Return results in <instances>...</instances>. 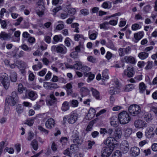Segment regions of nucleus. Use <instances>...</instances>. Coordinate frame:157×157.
I'll return each mask as SVG.
<instances>
[{"label":"nucleus","mask_w":157,"mask_h":157,"mask_svg":"<svg viewBox=\"0 0 157 157\" xmlns=\"http://www.w3.org/2000/svg\"><path fill=\"white\" fill-rule=\"evenodd\" d=\"M34 122L33 119H30L27 120L25 124H26L29 126H31L33 125Z\"/></svg>","instance_id":"nucleus-64"},{"label":"nucleus","mask_w":157,"mask_h":157,"mask_svg":"<svg viewBox=\"0 0 157 157\" xmlns=\"http://www.w3.org/2000/svg\"><path fill=\"white\" fill-rule=\"evenodd\" d=\"M124 132V135L125 137L129 136L132 133V130L130 128H124L123 130Z\"/></svg>","instance_id":"nucleus-24"},{"label":"nucleus","mask_w":157,"mask_h":157,"mask_svg":"<svg viewBox=\"0 0 157 157\" xmlns=\"http://www.w3.org/2000/svg\"><path fill=\"white\" fill-rule=\"evenodd\" d=\"M74 38L75 41H78L80 38L84 39V36L82 34H76L75 35Z\"/></svg>","instance_id":"nucleus-52"},{"label":"nucleus","mask_w":157,"mask_h":157,"mask_svg":"<svg viewBox=\"0 0 157 157\" xmlns=\"http://www.w3.org/2000/svg\"><path fill=\"white\" fill-rule=\"evenodd\" d=\"M67 138L65 137L62 138L60 140V142L62 145H65L67 144Z\"/></svg>","instance_id":"nucleus-60"},{"label":"nucleus","mask_w":157,"mask_h":157,"mask_svg":"<svg viewBox=\"0 0 157 157\" xmlns=\"http://www.w3.org/2000/svg\"><path fill=\"white\" fill-rule=\"evenodd\" d=\"M71 41V40L68 37L66 38L65 40V43L66 45L68 47H69L71 45L70 41Z\"/></svg>","instance_id":"nucleus-59"},{"label":"nucleus","mask_w":157,"mask_h":157,"mask_svg":"<svg viewBox=\"0 0 157 157\" xmlns=\"http://www.w3.org/2000/svg\"><path fill=\"white\" fill-rule=\"evenodd\" d=\"M144 118L147 122H149L152 119L153 117L151 114L147 113L145 114Z\"/></svg>","instance_id":"nucleus-36"},{"label":"nucleus","mask_w":157,"mask_h":157,"mask_svg":"<svg viewBox=\"0 0 157 157\" xmlns=\"http://www.w3.org/2000/svg\"><path fill=\"white\" fill-rule=\"evenodd\" d=\"M58 23H59L56 27V29L59 30L62 29L64 28V22L61 21H58Z\"/></svg>","instance_id":"nucleus-39"},{"label":"nucleus","mask_w":157,"mask_h":157,"mask_svg":"<svg viewBox=\"0 0 157 157\" xmlns=\"http://www.w3.org/2000/svg\"><path fill=\"white\" fill-rule=\"evenodd\" d=\"M53 39L56 42L61 41L63 39V37L61 35H56L54 37Z\"/></svg>","instance_id":"nucleus-44"},{"label":"nucleus","mask_w":157,"mask_h":157,"mask_svg":"<svg viewBox=\"0 0 157 157\" xmlns=\"http://www.w3.org/2000/svg\"><path fill=\"white\" fill-rule=\"evenodd\" d=\"M68 12L69 14L74 15L76 13V10L75 8H71L68 10Z\"/></svg>","instance_id":"nucleus-63"},{"label":"nucleus","mask_w":157,"mask_h":157,"mask_svg":"<svg viewBox=\"0 0 157 157\" xmlns=\"http://www.w3.org/2000/svg\"><path fill=\"white\" fill-rule=\"evenodd\" d=\"M146 136L148 138L151 137L154 134V128L152 127H148L146 128L145 131Z\"/></svg>","instance_id":"nucleus-18"},{"label":"nucleus","mask_w":157,"mask_h":157,"mask_svg":"<svg viewBox=\"0 0 157 157\" xmlns=\"http://www.w3.org/2000/svg\"><path fill=\"white\" fill-rule=\"evenodd\" d=\"M122 132L121 130L117 129L116 130L112 135V136L115 140L120 139L121 136Z\"/></svg>","instance_id":"nucleus-19"},{"label":"nucleus","mask_w":157,"mask_h":157,"mask_svg":"<svg viewBox=\"0 0 157 157\" xmlns=\"http://www.w3.org/2000/svg\"><path fill=\"white\" fill-rule=\"evenodd\" d=\"M128 111L131 115L136 116L140 113L141 108L140 106L137 105H132L129 107Z\"/></svg>","instance_id":"nucleus-3"},{"label":"nucleus","mask_w":157,"mask_h":157,"mask_svg":"<svg viewBox=\"0 0 157 157\" xmlns=\"http://www.w3.org/2000/svg\"><path fill=\"white\" fill-rule=\"evenodd\" d=\"M21 48L25 51H31V48H29L26 45L23 44L21 46Z\"/></svg>","instance_id":"nucleus-58"},{"label":"nucleus","mask_w":157,"mask_h":157,"mask_svg":"<svg viewBox=\"0 0 157 157\" xmlns=\"http://www.w3.org/2000/svg\"><path fill=\"white\" fill-rule=\"evenodd\" d=\"M140 92L143 93L146 90V86L144 82H142L139 84Z\"/></svg>","instance_id":"nucleus-37"},{"label":"nucleus","mask_w":157,"mask_h":157,"mask_svg":"<svg viewBox=\"0 0 157 157\" xmlns=\"http://www.w3.org/2000/svg\"><path fill=\"white\" fill-rule=\"evenodd\" d=\"M121 152L119 150H117L113 154L112 157H121Z\"/></svg>","instance_id":"nucleus-47"},{"label":"nucleus","mask_w":157,"mask_h":157,"mask_svg":"<svg viewBox=\"0 0 157 157\" xmlns=\"http://www.w3.org/2000/svg\"><path fill=\"white\" fill-rule=\"evenodd\" d=\"M134 88V86L132 84L127 85L124 89L125 91H129L132 90Z\"/></svg>","instance_id":"nucleus-43"},{"label":"nucleus","mask_w":157,"mask_h":157,"mask_svg":"<svg viewBox=\"0 0 157 157\" xmlns=\"http://www.w3.org/2000/svg\"><path fill=\"white\" fill-rule=\"evenodd\" d=\"M90 92V90L86 87H82L80 90L82 97L88 95Z\"/></svg>","instance_id":"nucleus-21"},{"label":"nucleus","mask_w":157,"mask_h":157,"mask_svg":"<svg viewBox=\"0 0 157 157\" xmlns=\"http://www.w3.org/2000/svg\"><path fill=\"white\" fill-rule=\"evenodd\" d=\"M25 98H28L34 101L37 97V95L36 92L29 90L26 91V94L25 95Z\"/></svg>","instance_id":"nucleus-10"},{"label":"nucleus","mask_w":157,"mask_h":157,"mask_svg":"<svg viewBox=\"0 0 157 157\" xmlns=\"http://www.w3.org/2000/svg\"><path fill=\"white\" fill-rule=\"evenodd\" d=\"M141 27L138 24L135 23L132 25V30H136L140 29Z\"/></svg>","instance_id":"nucleus-54"},{"label":"nucleus","mask_w":157,"mask_h":157,"mask_svg":"<svg viewBox=\"0 0 157 157\" xmlns=\"http://www.w3.org/2000/svg\"><path fill=\"white\" fill-rule=\"evenodd\" d=\"M108 47L114 50H117V48L115 47L112 41H110L109 42Z\"/></svg>","instance_id":"nucleus-51"},{"label":"nucleus","mask_w":157,"mask_h":157,"mask_svg":"<svg viewBox=\"0 0 157 157\" xmlns=\"http://www.w3.org/2000/svg\"><path fill=\"white\" fill-rule=\"evenodd\" d=\"M34 134V133L31 131H29L28 132V136L27 138V140L29 141H30L33 139Z\"/></svg>","instance_id":"nucleus-56"},{"label":"nucleus","mask_w":157,"mask_h":157,"mask_svg":"<svg viewBox=\"0 0 157 157\" xmlns=\"http://www.w3.org/2000/svg\"><path fill=\"white\" fill-rule=\"evenodd\" d=\"M153 67V62L152 61H149L147 62V64L145 67L146 70L150 69Z\"/></svg>","instance_id":"nucleus-53"},{"label":"nucleus","mask_w":157,"mask_h":157,"mask_svg":"<svg viewBox=\"0 0 157 157\" xmlns=\"http://www.w3.org/2000/svg\"><path fill=\"white\" fill-rule=\"evenodd\" d=\"M69 109V102L65 101L62 104L61 109L63 111H66Z\"/></svg>","instance_id":"nucleus-26"},{"label":"nucleus","mask_w":157,"mask_h":157,"mask_svg":"<svg viewBox=\"0 0 157 157\" xmlns=\"http://www.w3.org/2000/svg\"><path fill=\"white\" fill-rule=\"evenodd\" d=\"M37 9L36 10V13L40 17H41L42 16L43 14L44 11V10H42L40 9Z\"/></svg>","instance_id":"nucleus-57"},{"label":"nucleus","mask_w":157,"mask_h":157,"mask_svg":"<svg viewBox=\"0 0 157 157\" xmlns=\"http://www.w3.org/2000/svg\"><path fill=\"white\" fill-rule=\"evenodd\" d=\"M115 140L112 136L109 137L106 139L105 144L107 145H110L112 144L113 146L114 145L113 144V140Z\"/></svg>","instance_id":"nucleus-28"},{"label":"nucleus","mask_w":157,"mask_h":157,"mask_svg":"<svg viewBox=\"0 0 157 157\" xmlns=\"http://www.w3.org/2000/svg\"><path fill=\"white\" fill-rule=\"evenodd\" d=\"M124 75H126L128 77H131L133 76L134 74L133 67H128L127 69L124 71Z\"/></svg>","instance_id":"nucleus-16"},{"label":"nucleus","mask_w":157,"mask_h":157,"mask_svg":"<svg viewBox=\"0 0 157 157\" xmlns=\"http://www.w3.org/2000/svg\"><path fill=\"white\" fill-rule=\"evenodd\" d=\"M108 25V22L105 21L100 25V28L101 29H103L105 30H106L109 28Z\"/></svg>","instance_id":"nucleus-34"},{"label":"nucleus","mask_w":157,"mask_h":157,"mask_svg":"<svg viewBox=\"0 0 157 157\" xmlns=\"http://www.w3.org/2000/svg\"><path fill=\"white\" fill-rule=\"evenodd\" d=\"M113 147H104L101 151V155L102 157H108L111 155L113 149Z\"/></svg>","instance_id":"nucleus-8"},{"label":"nucleus","mask_w":157,"mask_h":157,"mask_svg":"<svg viewBox=\"0 0 157 157\" xmlns=\"http://www.w3.org/2000/svg\"><path fill=\"white\" fill-rule=\"evenodd\" d=\"M81 69V71L84 72V74L87 73L86 72L89 71L90 70V67L85 66H82Z\"/></svg>","instance_id":"nucleus-46"},{"label":"nucleus","mask_w":157,"mask_h":157,"mask_svg":"<svg viewBox=\"0 0 157 157\" xmlns=\"http://www.w3.org/2000/svg\"><path fill=\"white\" fill-rule=\"evenodd\" d=\"M114 84L110 85V90L109 93L111 94H114L119 93L121 91V84L119 82L117 78L113 79Z\"/></svg>","instance_id":"nucleus-1"},{"label":"nucleus","mask_w":157,"mask_h":157,"mask_svg":"<svg viewBox=\"0 0 157 157\" xmlns=\"http://www.w3.org/2000/svg\"><path fill=\"white\" fill-rule=\"evenodd\" d=\"M79 26V25L78 23H74L71 24V27L75 29L74 30V32L78 33L79 32V31L78 30L79 28L78 27Z\"/></svg>","instance_id":"nucleus-40"},{"label":"nucleus","mask_w":157,"mask_h":157,"mask_svg":"<svg viewBox=\"0 0 157 157\" xmlns=\"http://www.w3.org/2000/svg\"><path fill=\"white\" fill-rule=\"evenodd\" d=\"M118 119L120 123L122 124H128L131 120V117L129 114L125 111L121 112L119 114Z\"/></svg>","instance_id":"nucleus-2"},{"label":"nucleus","mask_w":157,"mask_h":157,"mask_svg":"<svg viewBox=\"0 0 157 157\" xmlns=\"http://www.w3.org/2000/svg\"><path fill=\"white\" fill-rule=\"evenodd\" d=\"M148 56V54L146 52H141L138 55V57L141 59L144 60L147 58Z\"/></svg>","instance_id":"nucleus-27"},{"label":"nucleus","mask_w":157,"mask_h":157,"mask_svg":"<svg viewBox=\"0 0 157 157\" xmlns=\"http://www.w3.org/2000/svg\"><path fill=\"white\" fill-rule=\"evenodd\" d=\"M91 90L92 92L93 95L96 98V99H100V97L99 96V92L96 89L93 88H92Z\"/></svg>","instance_id":"nucleus-31"},{"label":"nucleus","mask_w":157,"mask_h":157,"mask_svg":"<svg viewBox=\"0 0 157 157\" xmlns=\"http://www.w3.org/2000/svg\"><path fill=\"white\" fill-rule=\"evenodd\" d=\"M108 71L107 70H104L102 72V79L103 80H106L109 78V76L108 75Z\"/></svg>","instance_id":"nucleus-41"},{"label":"nucleus","mask_w":157,"mask_h":157,"mask_svg":"<svg viewBox=\"0 0 157 157\" xmlns=\"http://www.w3.org/2000/svg\"><path fill=\"white\" fill-rule=\"evenodd\" d=\"M147 123L144 121L139 119L135 121L134 125L136 128H144L147 126Z\"/></svg>","instance_id":"nucleus-9"},{"label":"nucleus","mask_w":157,"mask_h":157,"mask_svg":"<svg viewBox=\"0 0 157 157\" xmlns=\"http://www.w3.org/2000/svg\"><path fill=\"white\" fill-rule=\"evenodd\" d=\"M43 66L41 63L39 62L37 65H35L33 66V69L35 71L37 70L38 69H40Z\"/></svg>","instance_id":"nucleus-45"},{"label":"nucleus","mask_w":157,"mask_h":157,"mask_svg":"<svg viewBox=\"0 0 157 157\" xmlns=\"http://www.w3.org/2000/svg\"><path fill=\"white\" fill-rule=\"evenodd\" d=\"M42 61L43 63L46 65H48L50 63L49 60L46 57H44L42 59Z\"/></svg>","instance_id":"nucleus-61"},{"label":"nucleus","mask_w":157,"mask_h":157,"mask_svg":"<svg viewBox=\"0 0 157 157\" xmlns=\"http://www.w3.org/2000/svg\"><path fill=\"white\" fill-rule=\"evenodd\" d=\"M17 97V93L15 91L12 92L11 96H7L6 99L5 103H7L11 106L14 105L16 103L15 100Z\"/></svg>","instance_id":"nucleus-6"},{"label":"nucleus","mask_w":157,"mask_h":157,"mask_svg":"<svg viewBox=\"0 0 157 157\" xmlns=\"http://www.w3.org/2000/svg\"><path fill=\"white\" fill-rule=\"evenodd\" d=\"M57 101L54 95L53 94H50L49 99L46 102L48 105L52 106Z\"/></svg>","instance_id":"nucleus-15"},{"label":"nucleus","mask_w":157,"mask_h":157,"mask_svg":"<svg viewBox=\"0 0 157 157\" xmlns=\"http://www.w3.org/2000/svg\"><path fill=\"white\" fill-rule=\"evenodd\" d=\"M55 124L54 120L52 118H50L46 121L45 125L46 128L51 129L54 127Z\"/></svg>","instance_id":"nucleus-13"},{"label":"nucleus","mask_w":157,"mask_h":157,"mask_svg":"<svg viewBox=\"0 0 157 157\" xmlns=\"http://www.w3.org/2000/svg\"><path fill=\"white\" fill-rule=\"evenodd\" d=\"M124 61L126 63L135 64L136 63L135 58L132 56H125L123 59Z\"/></svg>","instance_id":"nucleus-14"},{"label":"nucleus","mask_w":157,"mask_h":157,"mask_svg":"<svg viewBox=\"0 0 157 157\" xmlns=\"http://www.w3.org/2000/svg\"><path fill=\"white\" fill-rule=\"evenodd\" d=\"M79 132L77 130H74L71 136L73 143L77 145H80L83 142L82 139L79 137Z\"/></svg>","instance_id":"nucleus-5"},{"label":"nucleus","mask_w":157,"mask_h":157,"mask_svg":"<svg viewBox=\"0 0 157 157\" xmlns=\"http://www.w3.org/2000/svg\"><path fill=\"white\" fill-rule=\"evenodd\" d=\"M140 149L137 147H132L130 149V154L132 156H137L140 154Z\"/></svg>","instance_id":"nucleus-11"},{"label":"nucleus","mask_w":157,"mask_h":157,"mask_svg":"<svg viewBox=\"0 0 157 157\" xmlns=\"http://www.w3.org/2000/svg\"><path fill=\"white\" fill-rule=\"evenodd\" d=\"M0 81L6 90H7L10 85V82L8 79V75L6 73L0 74Z\"/></svg>","instance_id":"nucleus-4"},{"label":"nucleus","mask_w":157,"mask_h":157,"mask_svg":"<svg viewBox=\"0 0 157 157\" xmlns=\"http://www.w3.org/2000/svg\"><path fill=\"white\" fill-rule=\"evenodd\" d=\"M31 145L34 150L36 151L38 148V142L36 140H33L31 142Z\"/></svg>","instance_id":"nucleus-33"},{"label":"nucleus","mask_w":157,"mask_h":157,"mask_svg":"<svg viewBox=\"0 0 157 157\" xmlns=\"http://www.w3.org/2000/svg\"><path fill=\"white\" fill-rule=\"evenodd\" d=\"M130 51V48L129 47L126 48H120L118 50L119 54L120 56H122L128 53Z\"/></svg>","instance_id":"nucleus-17"},{"label":"nucleus","mask_w":157,"mask_h":157,"mask_svg":"<svg viewBox=\"0 0 157 157\" xmlns=\"http://www.w3.org/2000/svg\"><path fill=\"white\" fill-rule=\"evenodd\" d=\"M118 118L116 116H113L110 119L111 124L114 126L116 127L118 126Z\"/></svg>","instance_id":"nucleus-22"},{"label":"nucleus","mask_w":157,"mask_h":157,"mask_svg":"<svg viewBox=\"0 0 157 157\" xmlns=\"http://www.w3.org/2000/svg\"><path fill=\"white\" fill-rule=\"evenodd\" d=\"M84 75L85 77H88V79L87 80V81L88 82H90L93 80L95 77L94 75L92 74L91 72L84 73Z\"/></svg>","instance_id":"nucleus-25"},{"label":"nucleus","mask_w":157,"mask_h":157,"mask_svg":"<svg viewBox=\"0 0 157 157\" xmlns=\"http://www.w3.org/2000/svg\"><path fill=\"white\" fill-rule=\"evenodd\" d=\"M115 140L112 136L109 137L106 139L105 144L107 145H110L112 144L113 146L114 145L113 144V140Z\"/></svg>","instance_id":"nucleus-29"},{"label":"nucleus","mask_w":157,"mask_h":157,"mask_svg":"<svg viewBox=\"0 0 157 157\" xmlns=\"http://www.w3.org/2000/svg\"><path fill=\"white\" fill-rule=\"evenodd\" d=\"M77 119V114L75 113L72 112L68 118V121L69 123L73 124L75 123Z\"/></svg>","instance_id":"nucleus-12"},{"label":"nucleus","mask_w":157,"mask_h":157,"mask_svg":"<svg viewBox=\"0 0 157 157\" xmlns=\"http://www.w3.org/2000/svg\"><path fill=\"white\" fill-rule=\"evenodd\" d=\"M52 50H56L57 53H60L62 54H65L67 51V49L65 46L63 44L57 46H53L52 47Z\"/></svg>","instance_id":"nucleus-7"},{"label":"nucleus","mask_w":157,"mask_h":157,"mask_svg":"<svg viewBox=\"0 0 157 157\" xmlns=\"http://www.w3.org/2000/svg\"><path fill=\"white\" fill-rule=\"evenodd\" d=\"M20 32L19 31H17L15 32L14 33V35L17 38V41L19 42L20 40Z\"/></svg>","instance_id":"nucleus-62"},{"label":"nucleus","mask_w":157,"mask_h":157,"mask_svg":"<svg viewBox=\"0 0 157 157\" xmlns=\"http://www.w3.org/2000/svg\"><path fill=\"white\" fill-rule=\"evenodd\" d=\"M96 112L94 109L92 108H90L87 115L88 119L89 120H91L93 118L95 115Z\"/></svg>","instance_id":"nucleus-20"},{"label":"nucleus","mask_w":157,"mask_h":157,"mask_svg":"<svg viewBox=\"0 0 157 157\" xmlns=\"http://www.w3.org/2000/svg\"><path fill=\"white\" fill-rule=\"evenodd\" d=\"M0 36L3 40H6L10 37V36L9 34H7L4 32H2L0 34Z\"/></svg>","instance_id":"nucleus-35"},{"label":"nucleus","mask_w":157,"mask_h":157,"mask_svg":"<svg viewBox=\"0 0 157 157\" xmlns=\"http://www.w3.org/2000/svg\"><path fill=\"white\" fill-rule=\"evenodd\" d=\"M98 34V33L97 32H96L94 33H93L91 34H90V31H89V38L90 40H94L96 39Z\"/></svg>","instance_id":"nucleus-48"},{"label":"nucleus","mask_w":157,"mask_h":157,"mask_svg":"<svg viewBox=\"0 0 157 157\" xmlns=\"http://www.w3.org/2000/svg\"><path fill=\"white\" fill-rule=\"evenodd\" d=\"M71 105L72 107H75L78 106V102L76 100H73L70 101Z\"/></svg>","instance_id":"nucleus-49"},{"label":"nucleus","mask_w":157,"mask_h":157,"mask_svg":"<svg viewBox=\"0 0 157 157\" xmlns=\"http://www.w3.org/2000/svg\"><path fill=\"white\" fill-rule=\"evenodd\" d=\"M16 111L19 114L21 113L23 111V107L20 105H18L17 107Z\"/></svg>","instance_id":"nucleus-50"},{"label":"nucleus","mask_w":157,"mask_h":157,"mask_svg":"<svg viewBox=\"0 0 157 157\" xmlns=\"http://www.w3.org/2000/svg\"><path fill=\"white\" fill-rule=\"evenodd\" d=\"M17 90L18 92L20 93V94L22 93L24 88L23 85L21 84L20 83L18 85Z\"/></svg>","instance_id":"nucleus-55"},{"label":"nucleus","mask_w":157,"mask_h":157,"mask_svg":"<svg viewBox=\"0 0 157 157\" xmlns=\"http://www.w3.org/2000/svg\"><path fill=\"white\" fill-rule=\"evenodd\" d=\"M129 145L126 144V145L121 144V149L124 153H127L129 150Z\"/></svg>","instance_id":"nucleus-30"},{"label":"nucleus","mask_w":157,"mask_h":157,"mask_svg":"<svg viewBox=\"0 0 157 157\" xmlns=\"http://www.w3.org/2000/svg\"><path fill=\"white\" fill-rule=\"evenodd\" d=\"M144 33L143 32H140L138 33H136L134 34V37L136 39L135 42L136 43L138 42L143 36Z\"/></svg>","instance_id":"nucleus-23"},{"label":"nucleus","mask_w":157,"mask_h":157,"mask_svg":"<svg viewBox=\"0 0 157 157\" xmlns=\"http://www.w3.org/2000/svg\"><path fill=\"white\" fill-rule=\"evenodd\" d=\"M44 0H39L38 1L37 3V5L38 6H37L36 9L40 8L42 10H44Z\"/></svg>","instance_id":"nucleus-32"},{"label":"nucleus","mask_w":157,"mask_h":157,"mask_svg":"<svg viewBox=\"0 0 157 157\" xmlns=\"http://www.w3.org/2000/svg\"><path fill=\"white\" fill-rule=\"evenodd\" d=\"M82 65V64L81 62L77 61L76 63L74 64L73 67L76 70H80L81 68Z\"/></svg>","instance_id":"nucleus-42"},{"label":"nucleus","mask_w":157,"mask_h":157,"mask_svg":"<svg viewBox=\"0 0 157 157\" xmlns=\"http://www.w3.org/2000/svg\"><path fill=\"white\" fill-rule=\"evenodd\" d=\"M10 77L12 82H16L17 81V75L16 73L15 72L11 73Z\"/></svg>","instance_id":"nucleus-38"}]
</instances>
